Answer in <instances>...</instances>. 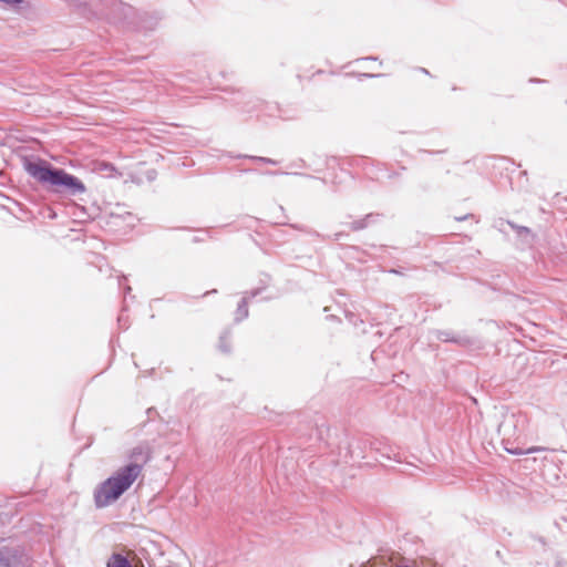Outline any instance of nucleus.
I'll list each match as a JSON object with an SVG mask.
<instances>
[{"label":"nucleus","mask_w":567,"mask_h":567,"mask_svg":"<svg viewBox=\"0 0 567 567\" xmlns=\"http://www.w3.org/2000/svg\"><path fill=\"white\" fill-rule=\"evenodd\" d=\"M286 174L288 175L289 173H286ZM291 174H292V175H301L300 173H297V172H293V173H291Z\"/></svg>","instance_id":"nucleus-31"},{"label":"nucleus","mask_w":567,"mask_h":567,"mask_svg":"<svg viewBox=\"0 0 567 567\" xmlns=\"http://www.w3.org/2000/svg\"><path fill=\"white\" fill-rule=\"evenodd\" d=\"M433 334L437 340L442 342H451L462 348H468L475 343L473 338L466 334L455 333L451 330L436 329L433 331Z\"/></svg>","instance_id":"nucleus-8"},{"label":"nucleus","mask_w":567,"mask_h":567,"mask_svg":"<svg viewBox=\"0 0 567 567\" xmlns=\"http://www.w3.org/2000/svg\"><path fill=\"white\" fill-rule=\"evenodd\" d=\"M230 338H231V332L230 330H225L220 337H219V341H218V349L224 352V353H230L231 351V344H230Z\"/></svg>","instance_id":"nucleus-14"},{"label":"nucleus","mask_w":567,"mask_h":567,"mask_svg":"<svg viewBox=\"0 0 567 567\" xmlns=\"http://www.w3.org/2000/svg\"><path fill=\"white\" fill-rule=\"evenodd\" d=\"M82 2L94 8L101 4L100 12L113 23H124L133 13V8L120 0H83Z\"/></svg>","instance_id":"nucleus-4"},{"label":"nucleus","mask_w":567,"mask_h":567,"mask_svg":"<svg viewBox=\"0 0 567 567\" xmlns=\"http://www.w3.org/2000/svg\"><path fill=\"white\" fill-rule=\"evenodd\" d=\"M390 274H394V275H403V271L400 270V269H395V268H392L389 270Z\"/></svg>","instance_id":"nucleus-22"},{"label":"nucleus","mask_w":567,"mask_h":567,"mask_svg":"<svg viewBox=\"0 0 567 567\" xmlns=\"http://www.w3.org/2000/svg\"><path fill=\"white\" fill-rule=\"evenodd\" d=\"M382 443L380 441H371L369 439H358L349 444L348 452L353 464L360 463L365 458V451L370 449L381 454L382 457L391 458L390 454L381 451Z\"/></svg>","instance_id":"nucleus-6"},{"label":"nucleus","mask_w":567,"mask_h":567,"mask_svg":"<svg viewBox=\"0 0 567 567\" xmlns=\"http://www.w3.org/2000/svg\"><path fill=\"white\" fill-rule=\"evenodd\" d=\"M0 2L11 7H18L22 4L24 0H0Z\"/></svg>","instance_id":"nucleus-19"},{"label":"nucleus","mask_w":567,"mask_h":567,"mask_svg":"<svg viewBox=\"0 0 567 567\" xmlns=\"http://www.w3.org/2000/svg\"><path fill=\"white\" fill-rule=\"evenodd\" d=\"M248 297H241L234 313V322L240 323L249 316Z\"/></svg>","instance_id":"nucleus-12"},{"label":"nucleus","mask_w":567,"mask_h":567,"mask_svg":"<svg viewBox=\"0 0 567 567\" xmlns=\"http://www.w3.org/2000/svg\"><path fill=\"white\" fill-rule=\"evenodd\" d=\"M378 58L375 56H367V58H363V60H370V61H375Z\"/></svg>","instance_id":"nucleus-26"},{"label":"nucleus","mask_w":567,"mask_h":567,"mask_svg":"<svg viewBox=\"0 0 567 567\" xmlns=\"http://www.w3.org/2000/svg\"><path fill=\"white\" fill-rule=\"evenodd\" d=\"M106 567H133L130 559L120 553H114L107 560Z\"/></svg>","instance_id":"nucleus-13"},{"label":"nucleus","mask_w":567,"mask_h":567,"mask_svg":"<svg viewBox=\"0 0 567 567\" xmlns=\"http://www.w3.org/2000/svg\"><path fill=\"white\" fill-rule=\"evenodd\" d=\"M231 157L233 158H247V159L256 162V163L268 164V165H277L278 164L277 161L269 158V157H264V156L238 154V155H233Z\"/></svg>","instance_id":"nucleus-15"},{"label":"nucleus","mask_w":567,"mask_h":567,"mask_svg":"<svg viewBox=\"0 0 567 567\" xmlns=\"http://www.w3.org/2000/svg\"><path fill=\"white\" fill-rule=\"evenodd\" d=\"M289 227L296 229V230H299V231H303L308 235H311V236H316V237H319V238H322V239H332L334 241L341 239L343 236H344V233H336L333 234L332 236H322L321 234H319L317 230H313V229H310L303 225H300V224H288Z\"/></svg>","instance_id":"nucleus-11"},{"label":"nucleus","mask_w":567,"mask_h":567,"mask_svg":"<svg viewBox=\"0 0 567 567\" xmlns=\"http://www.w3.org/2000/svg\"><path fill=\"white\" fill-rule=\"evenodd\" d=\"M383 74H373V73H362L360 74L361 78H380Z\"/></svg>","instance_id":"nucleus-20"},{"label":"nucleus","mask_w":567,"mask_h":567,"mask_svg":"<svg viewBox=\"0 0 567 567\" xmlns=\"http://www.w3.org/2000/svg\"><path fill=\"white\" fill-rule=\"evenodd\" d=\"M359 161H362L360 157H357L353 159V162H359Z\"/></svg>","instance_id":"nucleus-32"},{"label":"nucleus","mask_w":567,"mask_h":567,"mask_svg":"<svg viewBox=\"0 0 567 567\" xmlns=\"http://www.w3.org/2000/svg\"><path fill=\"white\" fill-rule=\"evenodd\" d=\"M123 290H124V296L126 297L131 292L132 288L128 285H126L123 287Z\"/></svg>","instance_id":"nucleus-23"},{"label":"nucleus","mask_w":567,"mask_h":567,"mask_svg":"<svg viewBox=\"0 0 567 567\" xmlns=\"http://www.w3.org/2000/svg\"><path fill=\"white\" fill-rule=\"evenodd\" d=\"M420 70H421V72H423L424 74H427V75L430 74V72H429L426 69H424V68H421Z\"/></svg>","instance_id":"nucleus-27"},{"label":"nucleus","mask_w":567,"mask_h":567,"mask_svg":"<svg viewBox=\"0 0 567 567\" xmlns=\"http://www.w3.org/2000/svg\"><path fill=\"white\" fill-rule=\"evenodd\" d=\"M125 308L122 309V313L117 318L118 326L123 329L128 328V319L124 316Z\"/></svg>","instance_id":"nucleus-17"},{"label":"nucleus","mask_w":567,"mask_h":567,"mask_svg":"<svg viewBox=\"0 0 567 567\" xmlns=\"http://www.w3.org/2000/svg\"><path fill=\"white\" fill-rule=\"evenodd\" d=\"M383 215L380 213H369L361 218L354 219L348 224V227L352 231H360L367 229L382 219Z\"/></svg>","instance_id":"nucleus-9"},{"label":"nucleus","mask_w":567,"mask_h":567,"mask_svg":"<svg viewBox=\"0 0 567 567\" xmlns=\"http://www.w3.org/2000/svg\"><path fill=\"white\" fill-rule=\"evenodd\" d=\"M216 292H217V290H216V289H213V290H210V291H206V292L203 295V297H205V296H207V295H210V293H216Z\"/></svg>","instance_id":"nucleus-25"},{"label":"nucleus","mask_w":567,"mask_h":567,"mask_svg":"<svg viewBox=\"0 0 567 567\" xmlns=\"http://www.w3.org/2000/svg\"><path fill=\"white\" fill-rule=\"evenodd\" d=\"M23 168L49 193L76 196L86 190L84 183L79 177L65 172L63 168L53 166L44 159H25Z\"/></svg>","instance_id":"nucleus-2"},{"label":"nucleus","mask_w":567,"mask_h":567,"mask_svg":"<svg viewBox=\"0 0 567 567\" xmlns=\"http://www.w3.org/2000/svg\"><path fill=\"white\" fill-rule=\"evenodd\" d=\"M32 561L22 546H10L0 540V567H31Z\"/></svg>","instance_id":"nucleus-5"},{"label":"nucleus","mask_w":567,"mask_h":567,"mask_svg":"<svg viewBox=\"0 0 567 567\" xmlns=\"http://www.w3.org/2000/svg\"><path fill=\"white\" fill-rule=\"evenodd\" d=\"M528 419L522 412L506 411L498 424L497 432L502 439L504 450L512 455H525L546 451L542 446H532L526 450L515 445L527 427Z\"/></svg>","instance_id":"nucleus-3"},{"label":"nucleus","mask_w":567,"mask_h":567,"mask_svg":"<svg viewBox=\"0 0 567 567\" xmlns=\"http://www.w3.org/2000/svg\"><path fill=\"white\" fill-rule=\"evenodd\" d=\"M470 216H471V215H464V216L455 217V220H457V221H462V220L467 219Z\"/></svg>","instance_id":"nucleus-24"},{"label":"nucleus","mask_w":567,"mask_h":567,"mask_svg":"<svg viewBox=\"0 0 567 567\" xmlns=\"http://www.w3.org/2000/svg\"><path fill=\"white\" fill-rule=\"evenodd\" d=\"M346 317L347 319L354 326L357 327L360 323H363V320L362 319H359L354 313L352 312H346Z\"/></svg>","instance_id":"nucleus-18"},{"label":"nucleus","mask_w":567,"mask_h":567,"mask_svg":"<svg viewBox=\"0 0 567 567\" xmlns=\"http://www.w3.org/2000/svg\"><path fill=\"white\" fill-rule=\"evenodd\" d=\"M126 278L125 277H122L120 280H118V285L122 286V280H125Z\"/></svg>","instance_id":"nucleus-30"},{"label":"nucleus","mask_w":567,"mask_h":567,"mask_svg":"<svg viewBox=\"0 0 567 567\" xmlns=\"http://www.w3.org/2000/svg\"><path fill=\"white\" fill-rule=\"evenodd\" d=\"M236 104L240 105L241 111L246 113H252L256 111L257 105L260 104L258 99H254L248 93L238 91L237 97L234 100Z\"/></svg>","instance_id":"nucleus-10"},{"label":"nucleus","mask_w":567,"mask_h":567,"mask_svg":"<svg viewBox=\"0 0 567 567\" xmlns=\"http://www.w3.org/2000/svg\"><path fill=\"white\" fill-rule=\"evenodd\" d=\"M269 279H270V278L267 276V277H266V280H261V285H260L259 287L254 288V289H251V290H249V291H245V292L243 293V297H248V301H249V300H251V299H254V298H256V297H258V296H259V295H261V293L265 291V289L267 288L268 282H269Z\"/></svg>","instance_id":"nucleus-16"},{"label":"nucleus","mask_w":567,"mask_h":567,"mask_svg":"<svg viewBox=\"0 0 567 567\" xmlns=\"http://www.w3.org/2000/svg\"><path fill=\"white\" fill-rule=\"evenodd\" d=\"M127 62L132 63L135 60V56H131L128 59H125Z\"/></svg>","instance_id":"nucleus-28"},{"label":"nucleus","mask_w":567,"mask_h":567,"mask_svg":"<svg viewBox=\"0 0 567 567\" xmlns=\"http://www.w3.org/2000/svg\"><path fill=\"white\" fill-rule=\"evenodd\" d=\"M504 224L508 225L516 233L517 239L520 240L523 249L527 248V247H532L534 245V243L536 240V235L533 233V230L530 228H528L526 226L517 225L512 220L499 219L498 220V229L501 231L503 230L502 226Z\"/></svg>","instance_id":"nucleus-7"},{"label":"nucleus","mask_w":567,"mask_h":567,"mask_svg":"<svg viewBox=\"0 0 567 567\" xmlns=\"http://www.w3.org/2000/svg\"><path fill=\"white\" fill-rule=\"evenodd\" d=\"M151 456L152 452L147 444L134 446L128 454L130 463L120 467L95 487L93 494L95 507L104 508L116 502L141 475Z\"/></svg>","instance_id":"nucleus-1"},{"label":"nucleus","mask_w":567,"mask_h":567,"mask_svg":"<svg viewBox=\"0 0 567 567\" xmlns=\"http://www.w3.org/2000/svg\"><path fill=\"white\" fill-rule=\"evenodd\" d=\"M155 412L153 408L147 410V414L151 415V413Z\"/></svg>","instance_id":"nucleus-29"},{"label":"nucleus","mask_w":567,"mask_h":567,"mask_svg":"<svg viewBox=\"0 0 567 567\" xmlns=\"http://www.w3.org/2000/svg\"><path fill=\"white\" fill-rule=\"evenodd\" d=\"M420 152H425V153H430V154H443V153L446 152V150H439V151H435V152L421 150Z\"/></svg>","instance_id":"nucleus-21"}]
</instances>
